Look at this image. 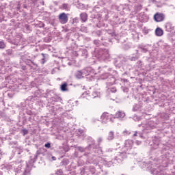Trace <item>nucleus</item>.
<instances>
[{"mask_svg": "<svg viewBox=\"0 0 175 175\" xmlns=\"http://www.w3.org/2000/svg\"><path fill=\"white\" fill-rule=\"evenodd\" d=\"M165 28L168 32H171V31H173L174 29V27H173V25L171 23H167L165 25Z\"/></svg>", "mask_w": 175, "mask_h": 175, "instance_id": "obj_7", "label": "nucleus"}, {"mask_svg": "<svg viewBox=\"0 0 175 175\" xmlns=\"http://www.w3.org/2000/svg\"><path fill=\"white\" fill-rule=\"evenodd\" d=\"M0 49H5V43L3 42H0Z\"/></svg>", "mask_w": 175, "mask_h": 175, "instance_id": "obj_12", "label": "nucleus"}, {"mask_svg": "<svg viewBox=\"0 0 175 175\" xmlns=\"http://www.w3.org/2000/svg\"><path fill=\"white\" fill-rule=\"evenodd\" d=\"M137 133H135L133 136H137Z\"/></svg>", "mask_w": 175, "mask_h": 175, "instance_id": "obj_15", "label": "nucleus"}, {"mask_svg": "<svg viewBox=\"0 0 175 175\" xmlns=\"http://www.w3.org/2000/svg\"><path fill=\"white\" fill-rule=\"evenodd\" d=\"M100 141H102V139H99Z\"/></svg>", "mask_w": 175, "mask_h": 175, "instance_id": "obj_19", "label": "nucleus"}, {"mask_svg": "<svg viewBox=\"0 0 175 175\" xmlns=\"http://www.w3.org/2000/svg\"><path fill=\"white\" fill-rule=\"evenodd\" d=\"M132 147H133V141L131 139L126 140L124 147L122 148V152L120 153V157L122 158H126V154H129V152H131Z\"/></svg>", "mask_w": 175, "mask_h": 175, "instance_id": "obj_1", "label": "nucleus"}, {"mask_svg": "<svg viewBox=\"0 0 175 175\" xmlns=\"http://www.w3.org/2000/svg\"><path fill=\"white\" fill-rule=\"evenodd\" d=\"M114 139V133L113 132H109L107 136V139L108 140H113Z\"/></svg>", "mask_w": 175, "mask_h": 175, "instance_id": "obj_11", "label": "nucleus"}, {"mask_svg": "<svg viewBox=\"0 0 175 175\" xmlns=\"http://www.w3.org/2000/svg\"><path fill=\"white\" fill-rule=\"evenodd\" d=\"M50 144L49 143L45 144V147H46V148H50Z\"/></svg>", "mask_w": 175, "mask_h": 175, "instance_id": "obj_13", "label": "nucleus"}, {"mask_svg": "<svg viewBox=\"0 0 175 175\" xmlns=\"http://www.w3.org/2000/svg\"><path fill=\"white\" fill-rule=\"evenodd\" d=\"M155 33H156L157 36H162V35H163V30H162V29L158 27L155 30Z\"/></svg>", "mask_w": 175, "mask_h": 175, "instance_id": "obj_8", "label": "nucleus"}, {"mask_svg": "<svg viewBox=\"0 0 175 175\" xmlns=\"http://www.w3.org/2000/svg\"><path fill=\"white\" fill-rule=\"evenodd\" d=\"M68 84L66 83H63L61 85V87H60V90L61 91H63L64 92H65V91H68Z\"/></svg>", "mask_w": 175, "mask_h": 175, "instance_id": "obj_9", "label": "nucleus"}, {"mask_svg": "<svg viewBox=\"0 0 175 175\" xmlns=\"http://www.w3.org/2000/svg\"><path fill=\"white\" fill-rule=\"evenodd\" d=\"M136 143H137V144H138V145L142 144V142H139V141H137Z\"/></svg>", "mask_w": 175, "mask_h": 175, "instance_id": "obj_14", "label": "nucleus"}, {"mask_svg": "<svg viewBox=\"0 0 175 175\" xmlns=\"http://www.w3.org/2000/svg\"><path fill=\"white\" fill-rule=\"evenodd\" d=\"M55 157H53V159H54Z\"/></svg>", "mask_w": 175, "mask_h": 175, "instance_id": "obj_20", "label": "nucleus"}, {"mask_svg": "<svg viewBox=\"0 0 175 175\" xmlns=\"http://www.w3.org/2000/svg\"><path fill=\"white\" fill-rule=\"evenodd\" d=\"M81 18L83 22L87 21V18H88L87 14L85 13L81 14Z\"/></svg>", "mask_w": 175, "mask_h": 175, "instance_id": "obj_10", "label": "nucleus"}, {"mask_svg": "<svg viewBox=\"0 0 175 175\" xmlns=\"http://www.w3.org/2000/svg\"><path fill=\"white\" fill-rule=\"evenodd\" d=\"M124 117H125V113L121 111H118L115 115L116 118H124Z\"/></svg>", "mask_w": 175, "mask_h": 175, "instance_id": "obj_6", "label": "nucleus"}, {"mask_svg": "<svg viewBox=\"0 0 175 175\" xmlns=\"http://www.w3.org/2000/svg\"><path fill=\"white\" fill-rule=\"evenodd\" d=\"M74 20H75V21H77V18H75Z\"/></svg>", "mask_w": 175, "mask_h": 175, "instance_id": "obj_18", "label": "nucleus"}, {"mask_svg": "<svg viewBox=\"0 0 175 175\" xmlns=\"http://www.w3.org/2000/svg\"><path fill=\"white\" fill-rule=\"evenodd\" d=\"M59 20L62 24H66L68 23V15L65 13H62L59 16Z\"/></svg>", "mask_w": 175, "mask_h": 175, "instance_id": "obj_3", "label": "nucleus"}, {"mask_svg": "<svg viewBox=\"0 0 175 175\" xmlns=\"http://www.w3.org/2000/svg\"><path fill=\"white\" fill-rule=\"evenodd\" d=\"M75 76L77 79H81L82 77H84V76H87V71L85 70L77 71Z\"/></svg>", "mask_w": 175, "mask_h": 175, "instance_id": "obj_4", "label": "nucleus"}, {"mask_svg": "<svg viewBox=\"0 0 175 175\" xmlns=\"http://www.w3.org/2000/svg\"><path fill=\"white\" fill-rule=\"evenodd\" d=\"M133 110H137V109H136V108L134 107V108H133Z\"/></svg>", "mask_w": 175, "mask_h": 175, "instance_id": "obj_17", "label": "nucleus"}, {"mask_svg": "<svg viewBox=\"0 0 175 175\" xmlns=\"http://www.w3.org/2000/svg\"><path fill=\"white\" fill-rule=\"evenodd\" d=\"M25 133H28V131H25Z\"/></svg>", "mask_w": 175, "mask_h": 175, "instance_id": "obj_16", "label": "nucleus"}, {"mask_svg": "<svg viewBox=\"0 0 175 175\" xmlns=\"http://www.w3.org/2000/svg\"><path fill=\"white\" fill-rule=\"evenodd\" d=\"M109 118L111 121H113V118H116V117L113 116H109V113H104L100 117V122H102V124H107V121H109Z\"/></svg>", "mask_w": 175, "mask_h": 175, "instance_id": "obj_2", "label": "nucleus"}, {"mask_svg": "<svg viewBox=\"0 0 175 175\" xmlns=\"http://www.w3.org/2000/svg\"><path fill=\"white\" fill-rule=\"evenodd\" d=\"M154 18L157 23H159L161 21H163L165 16L163 14H156L154 16Z\"/></svg>", "mask_w": 175, "mask_h": 175, "instance_id": "obj_5", "label": "nucleus"}]
</instances>
